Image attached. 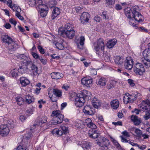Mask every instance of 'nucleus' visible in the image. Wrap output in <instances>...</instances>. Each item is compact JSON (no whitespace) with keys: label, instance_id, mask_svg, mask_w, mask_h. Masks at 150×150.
I'll use <instances>...</instances> for the list:
<instances>
[{"label":"nucleus","instance_id":"obj_1","mask_svg":"<svg viewBox=\"0 0 150 150\" xmlns=\"http://www.w3.org/2000/svg\"><path fill=\"white\" fill-rule=\"evenodd\" d=\"M1 39L3 42L8 45V50L9 53H13V51L17 48L18 44L8 35H2L1 37Z\"/></svg>","mask_w":150,"mask_h":150},{"label":"nucleus","instance_id":"obj_2","mask_svg":"<svg viewBox=\"0 0 150 150\" xmlns=\"http://www.w3.org/2000/svg\"><path fill=\"white\" fill-rule=\"evenodd\" d=\"M141 110L145 112V114L144 118L145 120H147L150 118V97L148 98L146 100H143L141 106Z\"/></svg>","mask_w":150,"mask_h":150},{"label":"nucleus","instance_id":"obj_3","mask_svg":"<svg viewBox=\"0 0 150 150\" xmlns=\"http://www.w3.org/2000/svg\"><path fill=\"white\" fill-rule=\"evenodd\" d=\"M88 96L87 94H86L84 92L81 93L77 94L75 99V105L79 107H81L85 102V98Z\"/></svg>","mask_w":150,"mask_h":150},{"label":"nucleus","instance_id":"obj_4","mask_svg":"<svg viewBox=\"0 0 150 150\" xmlns=\"http://www.w3.org/2000/svg\"><path fill=\"white\" fill-rule=\"evenodd\" d=\"M133 70L137 74L142 75L145 71L144 66L142 64L140 63H137L133 67Z\"/></svg>","mask_w":150,"mask_h":150},{"label":"nucleus","instance_id":"obj_5","mask_svg":"<svg viewBox=\"0 0 150 150\" xmlns=\"http://www.w3.org/2000/svg\"><path fill=\"white\" fill-rule=\"evenodd\" d=\"M94 48L95 50L98 52L100 50L102 51L104 50L105 47L104 42L103 40L101 38L97 40L96 42L93 44Z\"/></svg>","mask_w":150,"mask_h":150},{"label":"nucleus","instance_id":"obj_6","mask_svg":"<svg viewBox=\"0 0 150 150\" xmlns=\"http://www.w3.org/2000/svg\"><path fill=\"white\" fill-rule=\"evenodd\" d=\"M137 8L135 7H133L132 8H127L125 10V12L126 16L129 19H131L133 18L135 14Z\"/></svg>","mask_w":150,"mask_h":150},{"label":"nucleus","instance_id":"obj_7","mask_svg":"<svg viewBox=\"0 0 150 150\" xmlns=\"http://www.w3.org/2000/svg\"><path fill=\"white\" fill-rule=\"evenodd\" d=\"M26 65L27 67H28V69H29V70L33 73V75H37L38 74V67L34 64V62L31 61Z\"/></svg>","mask_w":150,"mask_h":150},{"label":"nucleus","instance_id":"obj_8","mask_svg":"<svg viewBox=\"0 0 150 150\" xmlns=\"http://www.w3.org/2000/svg\"><path fill=\"white\" fill-rule=\"evenodd\" d=\"M48 91L49 97L52 96V94H54L57 97H60L62 96V92L61 91L58 89L49 88Z\"/></svg>","mask_w":150,"mask_h":150},{"label":"nucleus","instance_id":"obj_9","mask_svg":"<svg viewBox=\"0 0 150 150\" xmlns=\"http://www.w3.org/2000/svg\"><path fill=\"white\" fill-rule=\"evenodd\" d=\"M9 128L6 125H2L0 127V134L3 137L6 136L9 133Z\"/></svg>","mask_w":150,"mask_h":150},{"label":"nucleus","instance_id":"obj_10","mask_svg":"<svg viewBox=\"0 0 150 150\" xmlns=\"http://www.w3.org/2000/svg\"><path fill=\"white\" fill-rule=\"evenodd\" d=\"M133 59L131 57H127L124 64L125 68L130 70L133 67Z\"/></svg>","mask_w":150,"mask_h":150},{"label":"nucleus","instance_id":"obj_11","mask_svg":"<svg viewBox=\"0 0 150 150\" xmlns=\"http://www.w3.org/2000/svg\"><path fill=\"white\" fill-rule=\"evenodd\" d=\"M64 118V116L63 115H59V116L55 117L51 120V123L54 125L61 123L62 122Z\"/></svg>","mask_w":150,"mask_h":150},{"label":"nucleus","instance_id":"obj_12","mask_svg":"<svg viewBox=\"0 0 150 150\" xmlns=\"http://www.w3.org/2000/svg\"><path fill=\"white\" fill-rule=\"evenodd\" d=\"M88 133L89 137L93 139L97 138L100 135L99 131L95 129L90 130Z\"/></svg>","mask_w":150,"mask_h":150},{"label":"nucleus","instance_id":"obj_13","mask_svg":"<svg viewBox=\"0 0 150 150\" xmlns=\"http://www.w3.org/2000/svg\"><path fill=\"white\" fill-rule=\"evenodd\" d=\"M99 142H98L97 144L101 147L105 146H108L110 144L109 140L103 137H101L100 138Z\"/></svg>","mask_w":150,"mask_h":150},{"label":"nucleus","instance_id":"obj_14","mask_svg":"<svg viewBox=\"0 0 150 150\" xmlns=\"http://www.w3.org/2000/svg\"><path fill=\"white\" fill-rule=\"evenodd\" d=\"M75 32L74 29L68 30L67 31H64L61 32V35H65L69 39H72L75 35Z\"/></svg>","mask_w":150,"mask_h":150},{"label":"nucleus","instance_id":"obj_15","mask_svg":"<svg viewBox=\"0 0 150 150\" xmlns=\"http://www.w3.org/2000/svg\"><path fill=\"white\" fill-rule=\"evenodd\" d=\"M93 108L91 106L86 105L84 106L83 111L86 115H91L94 114Z\"/></svg>","mask_w":150,"mask_h":150},{"label":"nucleus","instance_id":"obj_16","mask_svg":"<svg viewBox=\"0 0 150 150\" xmlns=\"http://www.w3.org/2000/svg\"><path fill=\"white\" fill-rule=\"evenodd\" d=\"M148 47L145 49L143 52V55L145 59L150 61V43L148 45Z\"/></svg>","mask_w":150,"mask_h":150},{"label":"nucleus","instance_id":"obj_17","mask_svg":"<svg viewBox=\"0 0 150 150\" xmlns=\"http://www.w3.org/2000/svg\"><path fill=\"white\" fill-rule=\"evenodd\" d=\"M47 119V117L45 116H42L39 117L36 123L33 125V126L39 125L41 126L43 124L46 123Z\"/></svg>","mask_w":150,"mask_h":150},{"label":"nucleus","instance_id":"obj_18","mask_svg":"<svg viewBox=\"0 0 150 150\" xmlns=\"http://www.w3.org/2000/svg\"><path fill=\"white\" fill-rule=\"evenodd\" d=\"M18 57V58L20 59L23 60V64L25 63L26 64L31 61L29 57L26 56L24 54H20Z\"/></svg>","mask_w":150,"mask_h":150},{"label":"nucleus","instance_id":"obj_19","mask_svg":"<svg viewBox=\"0 0 150 150\" xmlns=\"http://www.w3.org/2000/svg\"><path fill=\"white\" fill-rule=\"evenodd\" d=\"M81 82L82 84L88 87L91 84L92 80L87 77H84L81 79Z\"/></svg>","mask_w":150,"mask_h":150},{"label":"nucleus","instance_id":"obj_20","mask_svg":"<svg viewBox=\"0 0 150 150\" xmlns=\"http://www.w3.org/2000/svg\"><path fill=\"white\" fill-rule=\"evenodd\" d=\"M89 14L86 12H83L81 14L80 18L81 22H87L89 20Z\"/></svg>","mask_w":150,"mask_h":150},{"label":"nucleus","instance_id":"obj_21","mask_svg":"<svg viewBox=\"0 0 150 150\" xmlns=\"http://www.w3.org/2000/svg\"><path fill=\"white\" fill-rule=\"evenodd\" d=\"M60 13V9L57 8H54L53 9L51 18L52 19H54Z\"/></svg>","mask_w":150,"mask_h":150},{"label":"nucleus","instance_id":"obj_22","mask_svg":"<svg viewBox=\"0 0 150 150\" xmlns=\"http://www.w3.org/2000/svg\"><path fill=\"white\" fill-rule=\"evenodd\" d=\"M20 81L22 86H26L30 83V81L24 77H21Z\"/></svg>","mask_w":150,"mask_h":150},{"label":"nucleus","instance_id":"obj_23","mask_svg":"<svg viewBox=\"0 0 150 150\" xmlns=\"http://www.w3.org/2000/svg\"><path fill=\"white\" fill-rule=\"evenodd\" d=\"M52 78L54 79H58L63 76V75L59 72H52L51 74Z\"/></svg>","mask_w":150,"mask_h":150},{"label":"nucleus","instance_id":"obj_24","mask_svg":"<svg viewBox=\"0 0 150 150\" xmlns=\"http://www.w3.org/2000/svg\"><path fill=\"white\" fill-rule=\"evenodd\" d=\"M131 120L133 122L134 124L136 125H138L141 122L140 118L135 115H132L131 117Z\"/></svg>","mask_w":150,"mask_h":150},{"label":"nucleus","instance_id":"obj_25","mask_svg":"<svg viewBox=\"0 0 150 150\" xmlns=\"http://www.w3.org/2000/svg\"><path fill=\"white\" fill-rule=\"evenodd\" d=\"M110 105L113 109H117L119 106V101L117 99L113 100L110 102Z\"/></svg>","mask_w":150,"mask_h":150},{"label":"nucleus","instance_id":"obj_26","mask_svg":"<svg viewBox=\"0 0 150 150\" xmlns=\"http://www.w3.org/2000/svg\"><path fill=\"white\" fill-rule=\"evenodd\" d=\"M135 12V14H134V16L133 18L136 21H137L139 22H142V16L140 13L137 11H136Z\"/></svg>","mask_w":150,"mask_h":150},{"label":"nucleus","instance_id":"obj_27","mask_svg":"<svg viewBox=\"0 0 150 150\" xmlns=\"http://www.w3.org/2000/svg\"><path fill=\"white\" fill-rule=\"evenodd\" d=\"M116 42L117 40L115 39L110 40L107 42L106 46L109 48H111L116 44Z\"/></svg>","mask_w":150,"mask_h":150},{"label":"nucleus","instance_id":"obj_28","mask_svg":"<svg viewBox=\"0 0 150 150\" xmlns=\"http://www.w3.org/2000/svg\"><path fill=\"white\" fill-rule=\"evenodd\" d=\"M74 26L73 25L68 23L65 25L64 28L62 30L61 32H64V31H67L68 30H71L73 29H74Z\"/></svg>","mask_w":150,"mask_h":150},{"label":"nucleus","instance_id":"obj_29","mask_svg":"<svg viewBox=\"0 0 150 150\" xmlns=\"http://www.w3.org/2000/svg\"><path fill=\"white\" fill-rule=\"evenodd\" d=\"M107 80L106 79L103 78H100L97 83V85L101 86H105L106 84Z\"/></svg>","mask_w":150,"mask_h":150},{"label":"nucleus","instance_id":"obj_30","mask_svg":"<svg viewBox=\"0 0 150 150\" xmlns=\"http://www.w3.org/2000/svg\"><path fill=\"white\" fill-rule=\"evenodd\" d=\"M45 8L44 9L42 7H40V15L42 17H45L47 15V11L48 10V8L46 5H43Z\"/></svg>","mask_w":150,"mask_h":150},{"label":"nucleus","instance_id":"obj_31","mask_svg":"<svg viewBox=\"0 0 150 150\" xmlns=\"http://www.w3.org/2000/svg\"><path fill=\"white\" fill-rule=\"evenodd\" d=\"M92 103L93 106L95 108H98L100 105V103L97 98L94 97L92 100Z\"/></svg>","mask_w":150,"mask_h":150},{"label":"nucleus","instance_id":"obj_32","mask_svg":"<svg viewBox=\"0 0 150 150\" xmlns=\"http://www.w3.org/2000/svg\"><path fill=\"white\" fill-rule=\"evenodd\" d=\"M114 60L116 64L121 65L122 63L124 60L120 56H116L114 58Z\"/></svg>","mask_w":150,"mask_h":150},{"label":"nucleus","instance_id":"obj_33","mask_svg":"<svg viewBox=\"0 0 150 150\" xmlns=\"http://www.w3.org/2000/svg\"><path fill=\"white\" fill-rule=\"evenodd\" d=\"M16 10L15 15L20 20L22 21L24 20L23 17L20 14V13L21 11V9L20 7H17Z\"/></svg>","mask_w":150,"mask_h":150},{"label":"nucleus","instance_id":"obj_34","mask_svg":"<svg viewBox=\"0 0 150 150\" xmlns=\"http://www.w3.org/2000/svg\"><path fill=\"white\" fill-rule=\"evenodd\" d=\"M25 66H21L18 69V71L20 73L23 74L28 69V67L26 64H25Z\"/></svg>","mask_w":150,"mask_h":150},{"label":"nucleus","instance_id":"obj_35","mask_svg":"<svg viewBox=\"0 0 150 150\" xmlns=\"http://www.w3.org/2000/svg\"><path fill=\"white\" fill-rule=\"evenodd\" d=\"M25 99L26 103L28 104L33 102L34 101V98L29 95L26 96Z\"/></svg>","mask_w":150,"mask_h":150},{"label":"nucleus","instance_id":"obj_36","mask_svg":"<svg viewBox=\"0 0 150 150\" xmlns=\"http://www.w3.org/2000/svg\"><path fill=\"white\" fill-rule=\"evenodd\" d=\"M129 96L130 103H132L136 100L137 97V95L134 93H132L131 95L129 94Z\"/></svg>","mask_w":150,"mask_h":150},{"label":"nucleus","instance_id":"obj_37","mask_svg":"<svg viewBox=\"0 0 150 150\" xmlns=\"http://www.w3.org/2000/svg\"><path fill=\"white\" fill-rule=\"evenodd\" d=\"M129 93H126L125 94V96L123 97V101L125 104H127L129 103H130L129 100Z\"/></svg>","mask_w":150,"mask_h":150},{"label":"nucleus","instance_id":"obj_38","mask_svg":"<svg viewBox=\"0 0 150 150\" xmlns=\"http://www.w3.org/2000/svg\"><path fill=\"white\" fill-rule=\"evenodd\" d=\"M82 147L84 149L88 150L90 149L91 146L89 143L86 142H84L82 143Z\"/></svg>","mask_w":150,"mask_h":150},{"label":"nucleus","instance_id":"obj_39","mask_svg":"<svg viewBox=\"0 0 150 150\" xmlns=\"http://www.w3.org/2000/svg\"><path fill=\"white\" fill-rule=\"evenodd\" d=\"M16 99L18 105H20L23 104L24 102V99L21 97L19 96L16 98Z\"/></svg>","mask_w":150,"mask_h":150},{"label":"nucleus","instance_id":"obj_40","mask_svg":"<svg viewBox=\"0 0 150 150\" xmlns=\"http://www.w3.org/2000/svg\"><path fill=\"white\" fill-rule=\"evenodd\" d=\"M18 70L16 69H14L11 71V73L12 76L13 78H16L18 76Z\"/></svg>","mask_w":150,"mask_h":150},{"label":"nucleus","instance_id":"obj_41","mask_svg":"<svg viewBox=\"0 0 150 150\" xmlns=\"http://www.w3.org/2000/svg\"><path fill=\"white\" fill-rule=\"evenodd\" d=\"M52 133L53 134L56 133L58 135L61 136L63 134V132L61 130H59L55 129L53 130Z\"/></svg>","mask_w":150,"mask_h":150},{"label":"nucleus","instance_id":"obj_42","mask_svg":"<svg viewBox=\"0 0 150 150\" xmlns=\"http://www.w3.org/2000/svg\"><path fill=\"white\" fill-rule=\"evenodd\" d=\"M61 112L60 110H54L52 111V114H51V116L52 117H56L57 116H59V115H62L61 114Z\"/></svg>","mask_w":150,"mask_h":150},{"label":"nucleus","instance_id":"obj_43","mask_svg":"<svg viewBox=\"0 0 150 150\" xmlns=\"http://www.w3.org/2000/svg\"><path fill=\"white\" fill-rule=\"evenodd\" d=\"M32 129H30V130L27 131L26 134L25 135V137L27 139H28L31 137L32 135Z\"/></svg>","mask_w":150,"mask_h":150},{"label":"nucleus","instance_id":"obj_44","mask_svg":"<svg viewBox=\"0 0 150 150\" xmlns=\"http://www.w3.org/2000/svg\"><path fill=\"white\" fill-rule=\"evenodd\" d=\"M60 128L64 134L67 133L68 131V128L64 125H61L60 126Z\"/></svg>","mask_w":150,"mask_h":150},{"label":"nucleus","instance_id":"obj_45","mask_svg":"<svg viewBox=\"0 0 150 150\" xmlns=\"http://www.w3.org/2000/svg\"><path fill=\"white\" fill-rule=\"evenodd\" d=\"M55 45L59 50H63L64 49V47L59 42H57L55 44Z\"/></svg>","mask_w":150,"mask_h":150},{"label":"nucleus","instance_id":"obj_46","mask_svg":"<svg viewBox=\"0 0 150 150\" xmlns=\"http://www.w3.org/2000/svg\"><path fill=\"white\" fill-rule=\"evenodd\" d=\"M85 40V38L84 36H81L80 37L79 44L81 46H83L84 45Z\"/></svg>","mask_w":150,"mask_h":150},{"label":"nucleus","instance_id":"obj_47","mask_svg":"<svg viewBox=\"0 0 150 150\" xmlns=\"http://www.w3.org/2000/svg\"><path fill=\"white\" fill-rule=\"evenodd\" d=\"M87 126L90 128L94 129H96L97 127L96 125L92 122L90 124H88Z\"/></svg>","mask_w":150,"mask_h":150},{"label":"nucleus","instance_id":"obj_48","mask_svg":"<svg viewBox=\"0 0 150 150\" xmlns=\"http://www.w3.org/2000/svg\"><path fill=\"white\" fill-rule=\"evenodd\" d=\"M101 16L103 19L107 20L108 19L109 17L107 15V12L106 11H104L102 12V14L101 15Z\"/></svg>","mask_w":150,"mask_h":150},{"label":"nucleus","instance_id":"obj_49","mask_svg":"<svg viewBox=\"0 0 150 150\" xmlns=\"http://www.w3.org/2000/svg\"><path fill=\"white\" fill-rule=\"evenodd\" d=\"M36 0H30L28 2L29 4L31 6H33L36 4Z\"/></svg>","mask_w":150,"mask_h":150},{"label":"nucleus","instance_id":"obj_50","mask_svg":"<svg viewBox=\"0 0 150 150\" xmlns=\"http://www.w3.org/2000/svg\"><path fill=\"white\" fill-rule=\"evenodd\" d=\"M145 61H144L143 64L146 66V67H150V61L145 59Z\"/></svg>","mask_w":150,"mask_h":150},{"label":"nucleus","instance_id":"obj_51","mask_svg":"<svg viewBox=\"0 0 150 150\" xmlns=\"http://www.w3.org/2000/svg\"><path fill=\"white\" fill-rule=\"evenodd\" d=\"M7 5L11 9L13 8V6L15 7V4H13V5H12V1L11 0H9L7 1Z\"/></svg>","mask_w":150,"mask_h":150},{"label":"nucleus","instance_id":"obj_52","mask_svg":"<svg viewBox=\"0 0 150 150\" xmlns=\"http://www.w3.org/2000/svg\"><path fill=\"white\" fill-rule=\"evenodd\" d=\"M31 54L33 57L35 59H39V58L40 57L39 56V55L36 53L33 52H31Z\"/></svg>","mask_w":150,"mask_h":150},{"label":"nucleus","instance_id":"obj_53","mask_svg":"<svg viewBox=\"0 0 150 150\" xmlns=\"http://www.w3.org/2000/svg\"><path fill=\"white\" fill-rule=\"evenodd\" d=\"M130 21H129V24L130 25L133 26L135 29H137V25L133 22L134 21L132 18L131 19H130Z\"/></svg>","mask_w":150,"mask_h":150},{"label":"nucleus","instance_id":"obj_54","mask_svg":"<svg viewBox=\"0 0 150 150\" xmlns=\"http://www.w3.org/2000/svg\"><path fill=\"white\" fill-rule=\"evenodd\" d=\"M63 139L65 143H67V142H69L71 141L70 138L69 137L65 136L63 138Z\"/></svg>","mask_w":150,"mask_h":150},{"label":"nucleus","instance_id":"obj_55","mask_svg":"<svg viewBox=\"0 0 150 150\" xmlns=\"http://www.w3.org/2000/svg\"><path fill=\"white\" fill-rule=\"evenodd\" d=\"M128 82L129 85L132 87L134 86L135 85V83H134V81L131 79H129L128 80Z\"/></svg>","mask_w":150,"mask_h":150},{"label":"nucleus","instance_id":"obj_56","mask_svg":"<svg viewBox=\"0 0 150 150\" xmlns=\"http://www.w3.org/2000/svg\"><path fill=\"white\" fill-rule=\"evenodd\" d=\"M38 48L40 52L42 54H44L45 53V51L43 48L40 45H38Z\"/></svg>","mask_w":150,"mask_h":150},{"label":"nucleus","instance_id":"obj_57","mask_svg":"<svg viewBox=\"0 0 150 150\" xmlns=\"http://www.w3.org/2000/svg\"><path fill=\"white\" fill-rule=\"evenodd\" d=\"M135 133L139 136H140L142 134V132L139 129H136L134 131Z\"/></svg>","mask_w":150,"mask_h":150},{"label":"nucleus","instance_id":"obj_58","mask_svg":"<svg viewBox=\"0 0 150 150\" xmlns=\"http://www.w3.org/2000/svg\"><path fill=\"white\" fill-rule=\"evenodd\" d=\"M115 0H105L106 3L108 4H114Z\"/></svg>","mask_w":150,"mask_h":150},{"label":"nucleus","instance_id":"obj_59","mask_svg":"<svg viewBox=\"0 0 150 150\" xmlns=\"http://www.w3.org/2000/svg\"><path fill=\"white\" fill-rule=\"evenodd\" d=\"M122 134L125 137H130V135L129 132L126 130H125L122 132Z\"/></svg>","mask_w":150,"mask_h":150},{"label":"nucleus","instance_id":"obj_60","mask_svg":"<svg viewBox=\"0 0 150 150\" xmlns=\"http://www.w3.org/2000/svg\"><path fill=\"white\" fill-rule=\"evenodd\" d=\"M9 22L12 24L16 25L17 22L15 19L13 18H11L9 19Z\"/></svg>","mask_w":150,"mask_h":150},{"label":"nucleus","instance_id":"obj_61","mask_svg":"<svg viewBox=\"0 0 150 150\" xmlns=\"http://www.w3.org/2000/svg\"><path fill=\"white\" fill-rule=\"evenodd\" d=\"M38 103L40 104L39 105V108H42L41 104L42 103L44 104L45 103V102L43 101V100H39L38 101Z\"/></svg>","mask_w":150,"mask_h":150},{"label":"nucleus","instance_id":"obj_62","mask_svg":"<svg viewBox=\"0 0 150 150\" xmlns=\"http://www.w3.org/2000/svg\"><path fill=\"white\" fill-rule=\"evenodd\" d=\"M39 59L41 61L42 64H46V59H42V57L39 58Z\"/></svg>","mask_w":150,"mask_h":150},{"label":"nucleus","instance_id":"obj_63","mask_svg":"<svg viewBox=\"0 0 150 150\" xmlns=\"http://www.w3.org/2000/svg\"><path fill=\"white\" fill-rule=\"evenodd\" d=\"M113 124L114 125H122V123L121 121H118L117 122H112Z\"/></svg>","mask_w":150,"mask_h":150},{"label":"nucleus","instance_id":"obj_64","mask_svg":"<svg viewBox=\"0 0 150 150\" xmlns=\"http://www.w3.org/2000/svg\"><path fill=\"white\" fill-rule=\"evenodd\" d=\"M92 121L89 118H87L85 120V122L86 123L87 126H88V125L90 124V123Z\"/></svg>","mask_w":150,"mask_h":150}]
</instances>
